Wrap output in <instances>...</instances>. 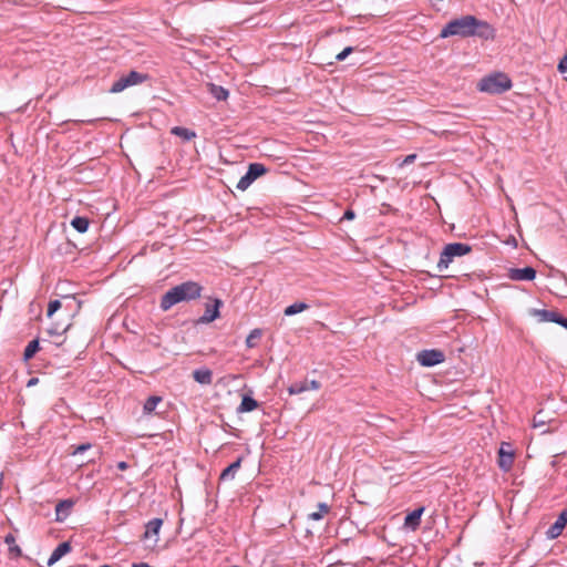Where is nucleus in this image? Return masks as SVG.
<instances>
[{
	"label": "nucleus",
	"mask_w": 567,
	"mask_h": 567,
	"mask_svg": "<svg viewBox=\"0 0 567 567\" xmlns=\"http://www.w3.org/2000/svg\"><path fill=\"white\" fill-rule=\"evenodd\" d=\"M204 287L196 281H184L167 290L161 298L159 307L163 311L169 310L179 302H189L202 296Z\"/></svg>",
	"instance_id": "1"
},
{
	"label": "nucleus",
	"mask_w": 567,
	"mask_h": 567,
	"mask_svg": "<svg viewBox=\"0 0 567 567\" xmlns=\"http://www.w3.org/2000/svg\"><path fill=\"white\" fill-rule=\"evenodd\" d=\"M557 69L560 73L567 72V53L560 59Z\"/></svg>",
	"instance_id": "33"
},
{
	"label": "nucleus",
	"mask_w": 567,
	"mask_h": 567,
	"mask_svg": "<svg viewBox=\"0 0 567 567\" xmlns=\"http://www.w3.org/2000/svg\"><path fill=\"white\" fill-rule=\"evenodd\" d=\"M69 327L70 324L62 329L59 324H54L48 329V333L50 336H60L62 332H65L69 329Z\"/></svg>",
	"instance_id": "31"
},
{
	"label": "nucleus",
	"mask_w": 567,
	"mask_h": 567,
	"mask_svg": "<svg viewBox=\"0 0 567 567\" xmlns=\"http://www.w3.org/2000/svg\"><path fill=\"white\" fill-rule=\"evenodd\" d=\"M475 25L472 27V37H477L482 40H494L496 37L495 28L487 21L480 20L475 17Z\"/></svg>",
	"instance_id": "8"
},
{
	"label": "nucleus",
	"mask_w": 567,
	"mask_h": 567,
	"mask_svg": "<svg viewBox=\"0 0 567 567\" xmlns=\"http://www.w3.org/2000/svg\"><path fill=\"white\" fill-rule=\"evenodd\" d=\"M75 502L71 498L62 499L55 505V520L63 522L71 513Z\"/></svg>",
	"instance_id": "14"
},
{
	"label": "nucleus",
	"mask_w": 567,
	"mask_h": 567,
	"mask_svg": "<svg viewBox=\"0 0 567 567\" xmlns=\"http://www.w3.org/2000/svg\"><path fill=\"white\" fill-rule=\"evenodd\" d=\"M352 51H353L352 47H347L340 53L337 54L336 59L338 61H343Z\"/></svg>",
	"instance_id": "32"
},
{
	"label": "nucleus",
	"mask_w": 567,
	"mask_h": 567,
	"mask_svg": "<svg viewBox=\"0 0 567 567\" xmlns=\"http://www.w3.org/2000/svg\"><path fill=\"white\" fill-rule=\"evenodd\" d=\"M71 226L80 234H84L89 229L90 220L87 217L84 216H75L71 220Z\"/></svg>",
	"instance_id": "23"
},
{
	"label": "nucleus",
	"mask_w": 567,
	"mask_h": 567,
	"mask_svg": "<svg viewBox=\"0 0 567 567\" xmlns=\"http://www.w3.org/2000/svg\"><path fill=\"white\" fill-rule=\"evenodd\" d=\"M308 390H309L308 380L293 382L288 389L290 394H300Z\"/></svg>",
	"instance_id": "29"
},
{
	"label": "nucleus",
	"mask_w": 567,
	"mask_h": 567,
	"mask_svg": "<svg viewBox=\"0 0 567 567\" xmlns=\"http://www.w3.org/2000/svg\"><path fill=\"white\" fill-rule=\"evenodd\" d=\"M309 390H319L321 384L317 380L308 381Z\"/></svg>",
	"instance_id": "36"
},
{
	"label": "nucleus",
	"mask_w": 567,
	"mask_h": 567,
	"mask_svg": "<svg viewBox=\"0 0 567 567\" xmlns=\"http://www.w3.org/2000/svg\"><path fill=\"white\" fill-rule=\"evenodd\" d=\"M221 306H223V301L219 298H214L213 305L206 303L204 315L197 319V323L206 324V323H210L214 320H216L217 318H219L220 317L219 309Z\"/></svg>",
	"instance_id": "9"
},
{
	"label": "nucleus",
	"mask_w": 567,
	"mask_h": 567,
	"mask_svg": "<svg viewBox=\"0 0 567 567\" xmlns=\"http://www.w3.org/2000/svg\"><path fill=\"white\" fill-rule=\"evenodd\" d=\"M162 396L151 395L150 398H147L143 405V412L145 414H151L156 409L157 404L162 402Z\"/></svg>",
	"instance_id": "27"
},
{
	"label": "nucleus",
	"mask_w": 567,
	"mask_h": 567,
	"mask_svg": "<svg viewBox=\"0 0 567 567\" xmlns=\"http://www.w3.org/2000/svg\"><path fill=\"white\" fill-rule=\"evenodd\" d=\"M309 308V305L306 303V302H295L290 306H288L285 310H284V315L287 316V317H291V316H295L297 313H300L305 310H307Z\"/></svg>",
	"instance_id": "24"
},
{
	"label": "nucleus",
	"mask_w": 567,
	"mask_h": 567,
	"mask_svg": "<svg viewBox=\"0 0 567 567\" xmlns=\"http://www.w3.org/2000/svg\"><path fill=\"white\" fill-rule=\"evenodd\" d=\"M10 553L14 554L16 556H21V549L18 545H11L9 547Z\"/></svg>",
	"instance_id": "38"
},
{
	"label": "nucleus",
	"mask_w": 567,
	"mask_h": 567,
	"mask_svg": "<svg viewBox=\"0 0 567 567\" xmlns=\"http://www.w3.org/2000/svg\"><path fill=\"white\" fill-rule=\"evenodd\" d=\"M424 512V507H419L405 516L404 525L412 530H415L421 524V516Z\"/></svg>",
	"instance_id": "17"
},
{
	"label": "nucleus",
	"mask_w": 567,
	"mask_h": 567,
	"mask_svg": "<svg viewBox=\"0 0 567 567\" xmlns=\"http://www.w3.org/2000/svg\"><path fill=\"white\" fill-rule=\"evenodd\" d=\"M513 86L511 78L503 72H495L484 76L477 84L481 92L502 94Z\"/></svg>",
	"instance_id": "3"
},
{
	"label": "nucleus",
	"mask_w": 567,
	"mask_h": 567,
	"mask_svg": "<svg viewBox=\"0 0 567 567\" xmlns=\"http://www.w3.org/2000/svg\"><path fill=\"white\" fill-rule=\"evenodd\" d=\"M567 525V507L560 512L556 522L547 529L546 536L549 539L557 538Z\"/></svg>",
	"instance_id": "12"
},
{
	"label": "nucleus",
	"mask_w": 567,
	"mask_h": 567,
	"mask_svg": "<svg viewBox=\"0 0 567 567\" xmlns=\"http://www.w3.org/2000/svg\"><path fill=\"white\" fill-rule=\"evenodd\" d=\"M416 359L422 367H434L444 362L445 354L437 349H425L417 353Z\"/></svg>",
	"instance_id": "7"
},
{
	"label": "nucleus",
	"mask_w": 567,
	"mask_h": 567,
	"mask_svg": "<svg viewBox=\"0 0 567 567\" xmlns=\"http://www.w3.org/2000/svg\"><path fill=\"white\" fill-rule=\"evenodd\" d=\"M171 134L181 137L183 141L188 142L196 137V132L183 126H174L171 128Z\"/></svg>",
	"instance_id": "20"
},
{
	"label": "nucleus",
	"mask_w": 567,
	"mask_h": 567,
	"mask_svg": "<svg viewBox=\"0 0 567 567\" xmlns=\"http://www.w3.org/2000/svg\"><path fill=\"white\" fill-rule=\"evenodd\" d=\"M132 567H152L147 563H134Z\"/></svg>",
	"instance_id": "41"
},
{
	"label": "nucleus",
	"mask_w": 567,
	"mask_h": 567,
	"mask_svg": "<svg viewBox=\"0 0 567 567\" xmlns=\"http://www.w3.org/2000/svg\"><path fill=\"white\" fill-rule=\"evenodd\" d=\"M163 525L162 518H153L145 526L144 538H148L152 535H157Z\"/></svg>",
	"instance_id": "21"
},
{
	"label": "nucleus",
	"mask_w": 567,
	"mask_h": 567,
	"mask_svg": "<svg viewBox=\"0 0 567 567\" xmlns=\"http://www.w3.org/2000/svg\"><path fill=\"white\" fill-rule=\"evenodd\" d=\"M505 446L509 447L508 443H502L498 450V466L504 472H508L514 463V452L505 450Z\"/></svg>",
	"instance_id": "13"
},
{
	"label": "nucleus",
	"mask_w": 567,
	"mask_h": 567,
	"mask_svg": "<svg viewBox=\"0 0 567 567\" xmlns=\"http://www.w3.org/2000/svg\"><path fill=\"white\" fill-rule=\"evenodd\" d=\"M330 507L327 503H319L318 504V511L310 513L308 515V518L311 520H320L323 518V516L329 512Z\"/></svg>",
	"instance_id": "28"
},
{
	"label": "nucleus",
	"mask_w": 567,
	"mask_h": 567,
	"mask_svg": "<svg viewBox=\"0 0 567 567\" xmlns=\"http://www.w3.org/2000/svg\"><path fill=\"white\" fill-rule=\"evenodd\" d=\"M507 277L515 281H530L535 279L536 270L530 266L524 268H511Z\"/></svg>",
	"instance_id": "11"
},
{
	"label": "nucleus",
	"mask_w": 567,
	"mask_h": 567,
	"mask_svg": "<svg viewBox=\"0 0 567 567\" xmlns=\"http://www.w3.org/2000/svg\"><path fill=\"white\" fill-rule=\"evenodd\" d=\"M62 307V302L58 299L51 300L48 305L47 316L52 317L60 308Z\"/></svg>",
	"instance_id": "30"
},
{
	"label": "nucleus",
	"mask_w": 567,
	"mask_h": 567,
	"mask_svg": "<svg viewBox=\"0 0 567 567\" xmlns=\"http://www.w3.org/2000/svg\"><path fill=\"white\" fill-rule=\"evenodd\" d=\"M540 322H555L567 330V318L563 317L559 312L553 310H534Z\"/></svg>",
	"instance_id": "10"
},
{
	"label": "nucleus",
	"mask_w": 567,
	"mask_h": 567,
	"mask_svg": "<svg viewBox=\"0 0 567 567\" xmlns=\"http://www.w3.org/2000/svg\"><path fill=\"white\" fill-rule=\"evenodd\" d=\"M259 403L251 396L250 393L243 394L241 402L237 408L238 413H247L257 409Z\"/></svg>",
	"instance_id": "18"
},
{
	"label": "nucleus",
	"mask_w": 567,
	"mask_h": 567,
	"mask_svg": "<svg viewBox=\"0 0 567 567\" xmlns=\"http://www.w3.org/2000/svg\"><path fill=\"white\" fill-rule=\"evenodd\" d=\"M38 381V379L33 378L29 381L28 385H32Z\"/></svg>",
	"instance_id": "42"
},
{
	"label": "nucleus",
	"mask_w": 567,
	"mask_h": 567,
	"mask_svg": "<svg viewBox=\"0 0 567 567\" xmlns=\"http://www.w3.org/2000/svg\"><path fill=\"white\" fill-rule=\"evenodd\" d=\"M262 336V330L259 328L252 329L246 338V347L248 349L255 348Z\"/></svg>",
	"instance_id": "26"
},
{
	"label": "nucleus",
	"mask_w": 567,
	"mask_h": 567,
	"mask_svg": "<svg viewBox=\"0 0 567 567\" xmlns=\"http://www.w3.org/2000/svg\"><path fill=\"white\" fill-rule=\"evenodd\" d=\"M472 251V247L464 243H451L447 244L441 252L440 260L437 262L439 271H442L449 267L455 257H462Z\"/></svg>",
	"instance_id": "4"
},
{
	"label": "nucleus",
	"mask_w": 567,
	"mask_h": 567,
	"mask_svg": "<svg viewBox=\"0 0 567 567\" xmlns=\"http://www.w3.org/2000/svg\"><path fill=\"white\" fill-rule=\"evenodd\" d=\"M147 79V74L132 70L128 74L122 75L120 79L114 81L112 86L109 89V92L114 94L120 93L130 86L145 82Z\"/></svg>",
	"instance_id": "5"
},
{
	"label": "nucleus",
	"mask_w": 567,
	"mask_h": 567,
	"mask_svg": "<svg viewBox=\"0 0 567 567\" xmlns=\"http://www.w3.org/2000/svg\"><path fill=\"white\" fill-rule=\"evenodd\" d=\"M208 91L217 101H225L229 95L228 90L214 83L208 84Z\"/></svg>",
	"instance_id": "22"
},
{
	"label": "nucleus",
	"mask_w": 567,
	"mask_h": 567,
	"mask_svg": "<svg viewBox=\"0 0 567 567\" xmlns=\"http://www.w3.org/2000/svg\"><path fill=\"white\" fill-rule=\"evenodd\" d=\"M117 468L121 470V471H125L128 468V464L124 461H121L117 463Z\"/></svg>",
	"instance_id": "40"
},
{
	"label": "nucleus",
	"mask_w": 567,
	"mask_h": 567,
	"mask_svg": "<svg viewBox=\"0 0 567 567\" xmlns=\"http://www.w3.org/2000/svg\"><path fill=\"white\" fill-rule=\"evenodd\" d=\"M266 172L267 168L264 164H249L246 174L238 181L236 188L243 192L246 190L258 177L262 176Z\"/></svg>",
	"instance_id": "6"
},
{
	"label": "nucleus",
	"mask_w": 567,
	"mask_h": 567,
	"mask_svg": "<svg viewBox=\"0 0 567 567\" xmlns=\"http://www.w3.org/2000/svg\"><path fill=\"white\" fill-rule=\"evenodd\" d=\"M416 158V154H410L408 155L403 162H402V165H408V164H411L414 162V159Z\"/></svg>",
	"instance_id": "37"
},
{
	"label": "nucleus",
	"mask_w": 567,
	"mask_h": 567,
	"mask_svg": "<svg viewBox=\"0 0 567 567\" xmlns=\"http://www.w3.org/2000/svg\"><path fill=\"white\" fill-rule=\"evenodd\" d=\"M243 457H238L235 462L229 464L226 468L223 470L220 473L219 480L220 481H231L235 478L237 472L239 471L241 466Z\"/></svg>",
	"instance_id": "16"
},
{
	"label": "nucleus",
	"mask_w": 567,
	"mask_h": 567,
	"mask_svg": "<svg viewBox=\"0 0 567 567\" xmlns=\"http://www.w3.org/2000/svg\"><path fill=\"white\" fill-rule=\"evenodd\" d=\"M193 378L199 384L209 385L213 382V372L207 368L196 369L193 372Z\"/></svg>",
	"instance_id": "19"
},
{
	"label": "nucleus",
	"mask_w": 567,
	"mask_h": 567,
	"mask_svg": "<svg viewBox=\"0 0 567 567\" xmlns=\"http://www.w3.org/2000/svg\"><path fill=\"white\" fill-rule=\"evenodd\" d=\"M40 350V343L38 339H34L28 343L23 352V360H31L34 354Z\"/></svg>",
	"instance_id": "25"
},
{
	"label": "nucleus",
	"mask_w": 567,
	"mask_h": 567,
	"mask_svg": "<svg viewBox=\"0 0 567 567\" xmlns=\"http://www.w3.org/2000/svg\"><path fill=\"white\" fill-rule=\"evenodd\" d=\"M475 17L471 14L462 16L451 20L440 32V38L446 39L449 37L458 35L461 38L472 37V27L475 24Z\"/></svg>",
	"instance_id": "2"
},
{
	"label": "nucleus",
	"mask_w": 567,
	"mask_h": 567,
	"mask_svg": "<svg viewBox=\"0 0 567 567\" xmlns=\"http://www.w3.org/2000/svg\"><path fill=\"white\" fill-rule=\"evenodd\" d=\"M355 218V213L354 210L348 208L344 213H343V216L341 218V220H353Z\"/></svg>",
	"instance_id": "34"
},
{
	"label": "nucleus",
	"mask_w": 567,
	"mask_h": 567,
	"mask_svg": "<svg viewBox=\"0 0 567 567\" xmlns=\"http://www.w3.org/2000/svg\"><path fill=\"white\" fill-rule=\"evenodd\" d=\"M72 547L70 542L60 543L54 550L52 551L50 558L48 559V566L54 565L58 560H60L64 555L71 551Z\"/></svg>",
	"instance_id": "15"
},
{
	"label": "nucleus",
	"mask_w": 567,
	"mask_h": 567,
	"mask_svg": "<svg viewBox=\"0 0 567 567\" xmlns=\"http://www.w3.org/2000/svg\"><path fill=\"white\" fill-rule=\"evenodd\" d=\"M89 449H91V444H89V443L81 444V445L76 446V449L73 451V455L81 454V453L87 451Z\"/></svg>",
	"instance_id": "35"
},
{
	"label": "nucleus",
	"mask_w": 567,
	"mask_h": 567,
	"mask_svg": "<svg viewBox=\"0 0 567 567\" xmlns=\"http://www.w3.org/2000/svg\"><path fill=\"white\" fill-rule=\"evenodd\" d=\"M4 542L9 545V547L11 545H14V536L12 534H8L6 537H4Z\"/></svg>",
	"instance_id": "39"
}]
</instances>
